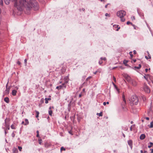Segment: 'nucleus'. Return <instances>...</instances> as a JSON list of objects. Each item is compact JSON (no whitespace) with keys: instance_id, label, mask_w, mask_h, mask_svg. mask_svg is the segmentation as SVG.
Instances as JSON below:
<instances>
[{"instance_id":"obj_13","label":"nucleus","mask_w":153,"mask_h":153,"mask_svg":"<svg viewBox=\"0 0 153 153\" xmlns=\"http://www.w3.org/2000/svg\"><path fill=\"white\" fill-rule=\"evenodd\" d=\"M4 100L7 103H8L9 102V98L8 97H5L4 99Z\"/></svg>"},{"instance_id":"obj_33","label":"nucleus","mask_w":153,"mask_h":153,"mask_svg":"<svg viewBox=\"0 0 153 153\" xmlns=\"http://www.w3.org/2000/svg\"><path fill=\"white\" fill-rule=\"evenodd\" d=\"M100 59L102 61V60H104L105 61L106 60V58L105 57H101L100 58Z\"/></svg>"},{"instance_id":"obj_34","label":"nucleus","mask_w":153,"mask_h":153,"mask_svg":"<svg viewBox=\"0 0 153 153\" xmlns=\"http://www.w3.org/2000/svg\"><path fill=\"white\" fill-rule=\"evenodd\" d=\"M60 150L61 151L63 150V151H65V149L63 147H61V149H60Z\"/></svg>"},{"instance_id":"obj_24","label":"nucleus","mask_w":153,"mask_h":153,"mask_svg":"<svg viewBox=\"0 0 153 153\" xmlns=\"http://www.w3.org/2000/svg\"><path fill=\"white\" fill-rule=\"evenodd\" d=\"M97 115H98L99 116H102V112H101L100 113H97Z\"/></svg>"},{"instance_id":"obj_2","label":"nucleus","mask_w":153,"mask_h":153,"mask_svg":"<svg viewBox=\"0 0 153 153\" xmlns=\"http://www.w3.org/2000/svg\"><path fill=\"white\" fill-rule=\"evenodd\" d=\"M14 7L19 11H22L24 8L25 4H26V0H12Z\"/></svg>"},{"instance_id":"obj_23","label":"nucleus","mask_w":153,"mask_h":153,"mask_svg":"<svg viewBox=\"0 0 153 153\" xmlns=\"http://www.w3.org/2000/svg\"><path fill=\"white\" fill-rule=\"evenodd\" d=\"M149 144H150V145H149L148 146V147L149 148H150L151 147H152V146L153 145V143L151 142H150L149 143Z\"/></svg>"},{"instance_id":"obj_3","label":"nucleus","mask_w":153,"mask_h":153,"mask_svg":"<svg viewBox=\"0 0 153 153\" xmlns=\"http://www.w3.org/2000/svg\"><path fill=\"white\" fill-rule=\"evenodd\" d=\"M126 14V12L123 10H121L118 11L117 13V15L120 18V20L122 22H124L125 21L124 16Z\"/></svg>"},{"instance_id":"obj_4","label":"nucleus","mask_w":153,"mask_h":153,"mask_svg":"<svg viewBox=\"0 0 153 153\" xmlns=\"http://www.w3.org/2000/svg\"><path fill=\"white\" fill-rule=\"evenodd\" d=\"M138 97L136 96H133L131 97V101L129 102L130 105L132 106L134 104L137 105L138 102Z\"/></svg>"},{"instance_id":"obj_16","label":"nucleus","mask_w":153,"mask_h":153,"mask_svg":"<svg viewBox=\"0 0 153 153\" xmlns=\"http://www.w3.org/2000/svg\"><path fill=\"white\" fill-rule=\"evenodd\" d=\"M51 100V98H46L45 99V103L47 104L48 103V101L50 100Z\"/></svg>"},{"instance_id":"obj_60","label":"nucleus","mask_w":153,"mask_h":153,"mask_svg":"<svg viewBox=\"0 0 153 153\" xmlns=\"http://www.w3.org/2000/svg\"><path fill=\"white\" fill-rule=\"evenodd\" d=\"M103 105H106V102H104L103 103Z\"/></svg>"},{"instance_id":"obj_53","label":"nucleus","mask_w":153,"mask_h":153,"mask_svg":"<svg viewBox=\"0 0 153 153\" xmlns=\"http://www.w3.org/2000/svg\"><path fill=\"white\" fill-rule=\"evenodd\" d=\"M148 69L147 68H146L145 69V71L146 73H147L148 72Z\"/></svg>"},{"instance_id":"obj_27","label":"nucleus","mask_w":153,"mask_h":153,"mask_svg":"<svg viewBox=\"0 0 153 153\" xmlns=\"http://www.w3.org/2000/svg\"><path fill=\"white\" fill-rule=\"evenodd\" d=\"M129 24H131L132 26H134V25H133L131 22L129 21H128L127 22V24L128 25Z\"/></svg>"},{"instance_id":"obj_50","label":"nucleus","mask_w":153,"mask_h":153,"mask_svg":"<svg viewBox=\"0 0 153 153\" xmlns=\"http://www.w3.org/2000/svg\"><path fill=\"white\" fill-rule=\"evenodd\" d=\"M125 98V96L124 93L122 95V98Z\"/></svg>"},{"instance_id":"obj_17","label":"nucleus","mask_w":153,"mask_h":153,"mask_svg":"<svg viewBox=\"0 0 153 153\" xmlns=\"http://www.w3.org/2000/svg\"><path fill=\"white\" fill-rule=\"evenodd\" d=\"M128 61L126 60H124L123 61V63L126 66H128V65L127 64Z\"/></svg>"},{"instance_id":"obj_40","label":"nucleus","mask_w":153,"mask_h":153,"mask_svg":"<svg viewBox=\"0 0 153 153\" xmlns=\"http://www.w3.org/2000/svg\"><path fill=\"white\" fill-rule=\"evenodd\" d=\"M97 73H100L101 72V70L100 69H98L97 71Z\"/></svg>"},{"instance_id":"obj_36","label":"nucleus","mask_w":153,"mask_h":153,"mask_svg":"<svg viewBox=\"0 0 153 153\" xmlns=\"http://www.w3.org/2000/svg\"><path fill=\"white\" fill-rule=\"evenodd\" d=\"M42 142V139H40L39 140V143L40 144H41Z\"/></svg>"},{"instance_id":"obj_63","label":"nucleus","mask_w":153,"mask_h":153,"mask_svg":"<svg viewBox=\"0 0 153 153\" xmlns=\"http://www.w3.org/2000/svg\"><path fill=\"white\" fill-rule=\"evenodd\" d=\"M145 58H146V59H149V57L148 58V57H147V56H145Z\"/></svg>"},{"instance_id":"obj_56","label":"nucleus","mask_w":153,"mask_h":153,"mask_svg":"<svg viewBox=\"0 0 153 153\" xmlns=\"http://www.w3.org/2000/svg\"><path fill=\"white\" fill-rule=\"evenodd\" d=\"M54 108L53 107V106H52V107H49V109L50 110H51V108Z\"/></svg>"},{"instance_id":"obj_29","label":"nucleus","mask_w":153,"mask_h":153,"mask_svg":"<svg viewBox=\"0 0 153 153\" xmlns=\"http://www.w3.org/2000/svg\"><path fill=\"white\" fill-rule=\"evenodd\" d=\"M11 128L12 129H15L16 128L14 125L12 124L11 126Z\"/></svg>"},{"instance_id":"obj_62","label":"nucleus","mask_w":153,"mask_h":153,"mask_svg":"<svg viewBox=\"0 0 153 153\" xmlns=\"http://www.w3.org/2000/svg\"><path fill=\"white\" fill-rule=\"evenodd\" d=\"M25 123H24V121H22V123H21L22 124V125H24Z\"/></svg>"},{"instance_id":"obj_64","label":"nucleus","mask_w":153,"mask_h":153,"mask_svg":"<svg viewBox=\"0 0 153 153\" xmlns=\"http://www.w3.org/2000/svg\"><path fill=\"white\" fill-rule=\"evenodd\" d=\"M144 153H148L147 151H144Z\"/></svg>"},{"instance_id":"obj_37","label":"nucleus","mask_w":153,"mask_h":153,"mask_svg":"<svg viewBox=\"0 0 153 153\" xmlns=\"http://www.w3.org/2000/svg\"><path fill=\"white\" fill-rule=\"evenodd\" d=\"M134 126H135L134 125H133L131 126V127H130V130L131 131H132V128L134 127Z\"/></svg>"},{"instance_id":"obj_32","label":"nucleus","mask_w":153,"mask_h":153,"mask_svg":"<svg viewBox=\"0 0 153 153\" xmlns=\"http://www.w3.org/2000/svg\"><path fill=\"white\" fill-rule=\"evenodd\" d=\"M92 78V77L91 76H90L88 77L86 80V81L87 82L89 79H90Z\"/></svg>"},{"instance_id":"obj_38","label":"nucleus","mask_w":153,"mask_h":153,"mask_svg":"<svg viewBox=\"0 0 153 153\" xmlns=\"http://www.w3.org/2000/svg\"><path fill=\"white\" fill-rule=\"evenodd\" d=\"M68 133L70 134H71L73 135V132L71 130H70L68 131Z\"/></svg>"},{"instance_id":"obj_9","label":"nucleus","mask_w":153,"mask_h":153,"mask_svg":"<svg viewBox=\"0 0 153 153\" xmlns=\"http://www.w3.org/2000/svg\"><path fill=\"white\" fill-rule=\"evenodd\" d=\"M128 145L130 146L131 148L132 149V140H130L128 141Z\"/></svg>"},{"instance_id":"obj_35","label":"nucleus","mask_w":153,"mask_h":153,"mask_svg":"<svg viewBox=\"0 0 153 153\" xmlns=\"http://www.w3.org/2000/svg\"><path fill=\"white\" fill-rule=\"evenodd\" d=\"M18 148L19 150V151H22V147L21 146H18Z\"/></svg>"},{"instance_id":"obj_47","label":"nucleus","mask_w":153,"mask_h":153,"mask_svg":"<svg viewBox=\"0 0 153 153\" xmlns=\"http://www.w3.org/2000/svg\"><path fill=\"white\" fill-rule=\"evenodd\" d=\"M131 19H132V20H135V18L134 16H133L131 17Z\"/></svg>"},{"instance_id":"obj_55","label":"nucleus","mask_w":153,"mask_h":153,"mask_svg":"<svg viewBox=\"0 0 153 153\" xmlns=\"http://www.w3.org/2000/svg\"><path fill=\"white\" fill-rule=\"evenodd\" d=\"M36 136L37 137H39V134H37Z\"/></svg>"},{"instance_id":"obj_26","label":"nucleus","mask_w":153,"mask_h":153,"mask_svg":"<svg viewBox=\"0 0 153 153\" xmlns=\"http://www.w3.org/2000/svg\"><path fill=\"white\" fill-rule=\"evenodd\" d=\"M49 114L51 116H52V111L51 110H50L48 111Z\"/></svg>"},{"instance_id":"obj_19","label":"nucleus","mask_w":153,"mask_h":153,"mask_svg":"<svg viewBox=\"0 0 153 153\" xmlns=\"http://www.w3.org/2000/svg\"><path fill=\"white\" fill-rule=\"evenodd\" d=\"M123 102L122 105H125L126 104V101L125 98H122Z\"/></svg>"},{"instance_id":"obj_31","label":"nucleus","mask_w":153,"mask_h":153,"mask_svg":"<svg viewBox=\"0 0 153 153\" xmlns=\"http://www.w3.org/2000/svg\"><path fill=\"white\" fill-rule=\"evenodd\" d=\"M147 53H148L149 59H151V55L149 54V52L148 51H147Z\"/></svg>"},{"instance_id":"obj_46","label":"nucleus","mask_w":153,"mask_h":153,"mask_svg":"<svg viewBox=\"0 0 153 153\" xmlns=\"http://www.w3.org/2000/svg\"><path fill=\"white\" fill-rule=\"evenodd\" d=\"M17 64L19 65H21V62L19 61H18L17 62Z\"/></svg>"},{"instance_id":"obj_6","label":"nucleus","mask_w":153,"mask_h":153,"mask_svg":"<svg viewBox=\"0 0 153 153\" xmlns=\"http://www.w3.org/2000/svg\"><path fill=\"white\" fill-rule=\"evenodd\" d=\"M8 86V83L6 85V89L4 92L5 94H8L9 93L10 90V87H7Z\"/></svg>"},{"instance_id":"obj_49","label":"nucleus","mask_w":153,"mask_h":153,"mask_svg":"<svg viewBox=\"0 0 153 153\" xmlns=\"http://www.w3.org/2000/svg\"><path fill=\"white\" fill-rule=\"evenodd\" d=\"M138 67L140 69L141 68V64H139L138 65Z\"/></svg>"},{"instance_id":"obj_45","label":"nucleus","mask_w":153,"mask_h":153,"mask_svg":"<svg viewBox=\"0 0 153 153\" xmlns=\"http://www.w3.org/2000/svg\"><path fill=\"white\" fill-rule=\"evenodd\" d=\"M25 61V63L26 64L25 65H26V64L27 63V59H25L24 60Z\"/></svg>"},{"instance_id":"obj_43","label":"nucleus","mask_w":153,"mask_h":153,"mask_svg":"<svg viewBox=\"0 0 153 153\" xmlns=\"http://www.w3.org/2000/svg\"><path fill=\"white\" fill-rule=\"evenodd\" d=\"M15 136V134H14V133L13 132L12 134V137H14Z\"/></svg>"},{"instance_id":"obj_1","label":"nucleus","mask_w":153,"mask_h":153,"mask_svg":"<svg viewBox=\"0 0 153 153\" xmlns=\"http://www.w3.org/2000/svg\"><path fill=\"white\" fill-rule=\"evenodd\" d=\"M25 8L27 11V12H26V13L28 14H30L31 9L34 10H39V7L38 3L35 0H30L29 2L27 1L26 4H25Z\"/></svg>"},{"instance_id":"obj_51","label":"nucleus","mask_w":153,"mask_h":153,"mask_svg":"<svg viewBox=\"0 0 153 153\" xmlns=\"http://www.w3.org/2000/svg\"><path fill=\"white\" fill-rule=\"evenodd\" d=\"M134 68H137V69H139V67L138 66H134Z\"/></svg>"},{"instance_id":"obj_15","label":"nucleus","mask_w":153,"mask_h":153,"mask_svg":"<svg viewBox=\"0 0 153 153\" xmlns=\"http://www.w3.org/2000/svg\"><path fill=\"white\" fill-rule=\"evenodd\" d=\"M5 3L7 5L9 4L10 2V0H4Z\"/></svg>"},{"instance_id":"obj_30","label":"nucleus","mask_w":153,"mask_h":153,"mask_svg":"<svg viewBox=\"0 0 153 153\" xmlns=\"http://www.w3.org/2000/svg\"><path fill=\"white\" fill-rule=\"evenodd\" d=\"M132 51H130L129 52V54L131 56V59L133 57V55L132 54Z\"/></svg>"},{"instance_id":"obj_61","label":"nucleus","mask_w":153,"mask_h":153,"mask_svg":"<svg viewBox=\"0 0 153 153\" xmlns=\"http://www.w3.org/2000/svg\"><path fill=\"white\" fill-rule=\"evenodd\" d=\"M82 94H80L79 96V97H81L82 96Z\"/></svg>"},{"instance_id":"obj_11","label":"nucleus","mask_w":153,"mask_h":153,"mask_svg":"<svg viewBox=\"0 0 153 153\" xmlns=\"http://www.w3.org/2000/svg\"><path fill=\"white\" fill-rule=\"evenodd\" d=\"M112 84H113L115 88L117 90V91H118V93H120V91H119V89L117 88L116 85L113 82H112Z\"/></svg>"},{"instance_id":"obj_39","label":"nucleus","mask_w":153,"mask_h":153,"mask_svg":"<svg viewBox=\"0 0 153 153\" xmlns=\"http://www.w3.org/2000/svg\"><path fill=\"white\" fill-rule=\"evenodd\" d=\"M102 63V60L99 61V63L100 65H101Z\"/></svg>"},{"instance_id":"obj_22","label":"nucleus","mask_w":153,"mask_h":153,"mask_svg":"<svg viewBox=\"0 0 153 153\" xmlns=\"http://www.w3.org/2000/svg\"><path fill=\"white\" fill-rule=\"evenodd\" d=\"M68 82V81H65V82L64 83H63L62 84V85H62L63 86V87H64V88H66V85H65V83H67Z\"/></svg>"},{"instance_id":"obj_52","label":"nucleus","mask_w":153,"mask_h":153,"mask_svg":"<svg viewBox=\"0 0 153 153\" xmlns=\"http://www.w3.org/2000/svg\"><path fill=\"white\" fill-rule=\"evenodd\" d=\"M133 52H134V54H136V51H135V50H134L133 51Z\"/></svg>"},{"instance_id":"obj_28","label":"nucleus","mask_w":153,"mask_h":153,"mask_svg":"<svg viewBox=\"0 0 153 153\" xmlns=\"http://www.w3.org/2000/svg\"><path fill=\"white\" fill-rule=\"evenodd\" d=\"M142 98L144 102H145L146 100V98L144 96H142Z\"/></svg>"},{"instance_id":"obj_42","label":"nucleus","mask_w":153,"mask_h":153,"mask_svg":"<svg viewBox=\"0 0 153 153\" xmlns=\"http://www.w3.org/2000/svg\"><path fill=\"white\" fill-rule=\"evenodd\" d=\"M87 82H84L83 84H82V85H87Z\"/></svg>"},{"instance_id":"obj_7","label":"nucleus","mask_w":153,"mask_h":153,"mask_svg":"<svg viewBox=\"0 0 153 153\" xmlns=\"http://www.w3.org/2000/svg\"><path fill=\"white\" fill-rule=\"evenodd\" d=\"M129 83L134 86H135L137 85L136 82L134 80L132 79L131 80Z\"/></svg>"},{"instance_id":"obj_58","label":"nucleus","mask_w":153,"mask_h":153,"mask_svg":"<svg viewBox=\"0 0 153 153\" xmlns=\"http://www.w3.org/2000/svg\"><path fill=\"white\" fill-rule=\"evenodd\" d=\"M151 151V152L150 153H153V149H150Z\"/></svg>"},{"instance_id":"obj_25","label":"nucleus","mask_w":153,"mask_h":153,"mask_svg":"<svg viewBox=\"0 0 153 153\" xmlns=\"http://www.w3.org/2000/svg\"><path fill=\"white\" fill-rule=\"evenodd\" d=\"M150 128H152L153 127V122L152 121L150 123V126H149Z\"/></svg>"},{"instance_id":"obj_8","label":"nucleus","mask_w":153,"mask_h":153,"mask_svg":"<svg viewBox=\"0 0 153 153\" xmlns=\"http://www.w3.org/2000/svg\"><path fill=\"white\" fill-rule=\"evenodd\" d=\"M125 79L127 80L129 83L131 80L132 79L131 78L128 76H125Z\"/></svg>"},{"instance_id":"obj_5","label":"nucleus","mask_w":153,"mask_h":153,"mask_svg":"<svg viewBox=\"0 0 153 153\" xmlns=\"http://www.w3.org/2000/svg\"><path fill=\"white\" fill-rule=\"evenodd\" d=\"M143 89L144 91L146 93H149L150 92V91L148 86L145 83H144Z\"/></svg>"},{"instance_id":"obj_54","label":"nucleus","mask_w":153,"mask_h":153,"mask_svg":"<svg viewBox=\"0 0 153 153\" xmlns=\"http://www.w3.org/2000/svg\"><path fill=\"white\" fill-rule=\"evenodd\" d=\"M40 102H42V103H43V102H44V100L43 99H41L40 100Z\"/></svg>"},{"instance_id":"obj_59","label":"nucleus","mask_w":153,"mask_h":153,"mask_svg":"<svg viewBox=\"0 0 153 153\" xmlns=\"http://www.w3.org/2000/svg\"><path fill=\"white\" fill-rule=\"evenodd\" d=\"M147 120H149V118L148 117H146L145 118Z\"/></svg>"},{"instance_id":"obj_18","label":"nucleus","mask_w":153,"mask_h":153,"mask_svg":"<svg viewBox=\"0 0 153 153\" xmlns=\"http://www.w3.org/2000/svg\"><path fill=\"white\" fill-rule=\"evenodd\" d=\"M25 123L24 124L25 125H28L29 123V122L28 121V120L27 119H25Z\"/></svg>"},{"instance_id":"obj_14","label":"nucleus","mask_w":153,"mask_h":153,"mask_svg":"<svg viewBox=\"0 0 153 153\" xmlns=\"http://www.w3.org/2000/svg\"><path fill=\"white\" fill-rule=\"evenodd\" d=\"M17 91L15 90H13L12 91V94L13 96H16V95Z\"/></svg>"},{"instance_id":"obj_12","label":"nucleus","mask_w":153,"mask_h":153,"mask_svg":"<svg viewBox=\"0 0 153 153\" xmlns=\"http://www.w3.org/2000/svg\"><path fill=\"white\" fill-rule=\"evenodd\" d=\"M146 136L145 134H142L140 136V140H143L145 137Z\"/></svg>"},{"instance_id":"obj_10","label":"nucleus","mask_w":153,"mask_h":153,"mask_svg":"<svg viewBox=\"0 0 153 153\" xmlns=\"http://www.w3.org/2000/svg\"><path fill=\"white\" fill-rule=\"evenodd\" d=\"M13 153H17L18 152V150L16 148L14 147L13 149Z\"/></svg>"},{"instance_id":"obj_21","label":"nucleus","mask_w":153,"mask_h":153,"mask_svg":"<svg viewBox=\"0 0 153 153\" xmlns=\"http://www.w3.org/2000/svg\"><path fill=\"white\" fill-rule=\"evenodd\" d=\"M36 113V118H38L39 117V112L38 111H35Z\"/></svg>"},{"instance_id":"obj_44","label":"nucleus","mask_w":153,"mask_h":153,"mask_svg":"<svg viewBox=\"0 0 153 153\" xmlns=\"http://www.w3.org/2000/svg\"><path fill=\"white\" fill-rule=\"evenodd\" d=\"M109 5H110V4L108 3L106 4L105 6V8H107V7Z\"/></svg>"},{"instance_id":"obj_20","label":"nucleus","mask_w":153,"mask_h":153,"mask_svg":"<svg viewBox=\"0 0 153 153\" xmlns=\"http://www.w3.org/2000/svg\"><path fill=\"white\" fill-rule=\"evenodd\" d=\"M63 88V86L62 85H59V86H57L56 87V88L58 90L61 89L62 88Z\"/></svg>"},{"instance_id":"obj_41","label":"nucleus","mask_w":153,"mask_h":153,"mask_svg":"<svg viewBox=\"0 0 153 153\" xmlns=\"http://www.w3.org/2000/svg\"><path fill=\"white\" fill-rule=\"evenodd\" d=\"M0 5H3V1L2 0H0Z\"/></svg>"},{"instance_id":"obj_57","label":"nucleus","mask_w":153,"mask_h":153,"mask_svg":"<svg viewBox=\"0 0 153 153\" xmlns=\"http://www.w3.org/2000/svg\"><path fill=\"white\" fill-rule=\"evenodd\" d=\"M144 78L145 79H146V80H147V79L148 77H147L146 76H144Z\"/></svg>"},{"instance_id":"obj_48","label":"nucleus","mask_w":153,"mask_h":153,"mask_svg":"<svg viewBox=\"0 0 153 153\" xmlns=\"http://www.w3.org/2000/svg\"><path fill=\"white\" fill-rule=\"evenodd\" d=\"M113 80L115 82H116V79L114 76H113Z\"/></svg>"}]
</instances>
